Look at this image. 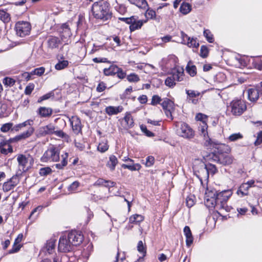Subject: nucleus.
Wrapping results in <instances>:
<instances>
[{"instance_id": "1", "label": "nucleus", "mask_w": 262, "mask_h": 262, "mask_svg": "<svg viewBox=\"0 0 262 262\" xmlns=\"http://www.w3.org/2000/svg\"><path fill=\"white\" fill-rule=\"evenodd\" d=\"M231 189L223 190L219 192L210 191L206 193L205 204L208 207H213L220 211V214L224 211L229 212L231 207L227 205V202L232 195Z\"/></svg>"}, {"instance_id": "2", "label": "nucleus", "mask_w": 262, "mask_h": 262, "mask_svg": "<svg viewBox=\"0 0 262 262\" xmlns=\"http://www.w3.org/2000/svg\"><path fill=\"white\" fill-rule=\"evenodd\" d=\"M212 147L215 148L217 150L215 152H212L210 155V157L214 161L225 166L229 165L232 163L233 158L228 153L230 151L228 146L216 143L214 145H212Z\"/></svg>"}, {"instance_id": "3", "label": "nucleus", "mask_w": 262, "mask_h": 262, "mask_svg": "<svg viewBox=\"0 0 262 262\" xmlns=\"http://www.w3.org/2000/svg\"><path fill=\"white\" fill-rule=\"evenodd\" d=\"M92 11L95 18L106 21L112 17L109 3L106 1H101L93 4Z\"/></svg>"}, {"instance_id": "4", "label": "nucleus", "mask_w": 262, "mask_h": 262, "mask_svg": "<svg viewBox=\"0 0 262 262\" xmlns=\"http://www.w3.org/2000/svg\"><path fill=\"white\" fill-rule=\"evenodd\" d=\"M176 134L180 137L190 139L194 137V132L187 123L183 122L176 123Z\"/></svg>"}, {"instance_id": "5", "label": "nucleus", "mask_w": 262, "mask_h": 262, "mask_svg": "<svg viewBox=\"0 0 262 262\" xmlns=\"http://www.w3.org/2000/svg\"><path fill=\"white\" fill-rule=\"evenodd\" d=\"M17 161L18 163L19 170L21 172L28 171L32 167L34 162L33 158L29 155H18Z\"/></svg>"}, {"instance_id": "6", "label": "nucleus", "mask_w": 262, "mask_h": 262, "mask_svg": "<svg viewBox=\"0 0 262 262\" xmlns=\"http://www.w3.org/2000/svg\"><path fill=\"white\" fill-rule=\"evenodd\" d=\"M59 154L58 147L52 146L45 151L41 160L43 162H57L59 160Z\"/></svg>"}, {"instance_id": "7", "label": "nucleus", "mask_w": 262, "mask_h": 262, "mask_svg": "<svg viewBox=\"0 0 262 262\" xmlns=\"http://www.w3.org/2000/svg\"><path fill=\"white\" fill-rule=\"evenodd\" d=\"M247 108L245 101L242 100H233L228 106V110L230 111L233 115L240 116Z\"/></svg>"}, {"instance_id": "8", "label": "nucleus", "mask_w": 262, "mask_h": 262, "mask_svg": "<svg viewBox=\"0 0 262 262\" xmlns=\"http://www.w3.org/2000/svg\"><path fill=\"white\" fill-rule=\"evenodd\" d=\"M31 25L27 21H19L15 25V30L16 34L23 37L29 35L31 31Z\"/></svg>"}, {"instance_id": "9", "label": "nucleus", "mask_w": 262, "mask_h": 262, "mask_svg": "<svg viewBox=\"0 0 262 262\" xmlns=\"http://www.w3.org/2000/svg\"><path fill=\"white\" fill-rule=\"evenodd\" d=\"M207 124L206 122H202L200 124L199 126V130L201 132V135H202L204 139L205 140V146L211 148L213 145H214L216 143L213 142L210 138L208 136L207 132Z\"/></svg>"}, {"instance_id": "10", "label": "nucleus", "mask_w": 262, "mask_h": 262, "mask_svg": "<svg viewBox=\"0 0 262 262\" xmlns=\"http://www.w3.org/2000/svg\"><path fill=\"white\" fill-rule=\"evenodd\" d=\"M56 129V127L50 123L39 127L36 131V135L38 137H41L53 135Z\"/></svg>"}, {"instance_id": "11", "label": "nucleus", "mask_w": 262, "mask_h": 262, "mask_svg": "<svg viewBox=\"0 0 262 262\" xmlns=\"http://www.w3.org/2000/svg\"><path fill=\"white\" fill-rule=\"evenodd\" d=\"M72 247L68 236H62L60 237L58 247V251L62 252H69L72 250Z\"/></svg>"}, {"instance_id": "12", "label": "nucleus", "mask_w": 262, "mask_h": 262, "mask_svg": "<svg viewBox=\"0 0 262 262\" xmlns=\"http://www.w3.org/2000/svg\"><path fill=\"white\" fill-rule=\"evenodd\" d=\"M73 246L79 245L83 240V235L79 231H72L68 235Z\"/></svg>"}, {"instance_id": "13", "label": "nucleus", "mask_w": 262, "mask_h": 262, "mask_svg": "<svg viewBox=\"0 0 262 262\" xmlns=\"http://www.w3.org/2000/svg\"><path fill=\"white\" fill-rule=\"evenodd\" d=\"M72 130L74 134L78 135L81 132L82 124L80 119L77 116H72L69 118Z\"/></svg>"}, {"instance_id": "14", "label": "nucleus", "mask_w": 262, "mask_h": 262, "mask_svg": "<svg viewBox=\"0 0 262 262\" xmlns=\"http://www.w3.org/2000/svg\"><path fill=\"white\" fill-rule=\"evenodd\" d=\"M19 182L17 176L12 177L9 181L5 182L3 186L4 191L7 192L13 189Z\"/></svg>"}, {"instance_id": "15", "label": "nucleus", "mask_w": 262, "mask_h": 262, "mask_svg": "<svg viewBox=\"0 0 262 262\" xmlns=\"http://www.w3.org/2000/svg\"><path fill=\"white\" fill-rule=\"evenodd\" d=\"M63 42L61 38L54 36H50L47 40V44L48 48L54 49L59 47V46Z\"/></svg>"}, {"instance_id": "16", "label": "nucleus", "mask_w": 262, "mask_h": 262, "mask_svg": "<svg viewBox=\"0 0 262 262\" xmlns=\"http://www.w3.org/2000/svg\"><path fill=\"white\" fill-rule=\"evenodd\" d=\"M60 31V37L63 42L67 41V39L71 35V32L68 23L63 24L61 26Z\"/></svg>"}, {"instance_id": "17", "label": "nucleus", "mask_w": 262, "mask_h": 262, "mask_svg": "<svg viewBox=\"0 0 262 262\" xmlns=\"http://www.w3.org/2000/svg\"><path fill=\"white\" fill-rule=\"evenodd\" d=\"M247 93L249 100L252 102L256 101L261 96L256 86L248 89Z\"/></svg>"}, {"instance_id": "18", "label": "nucleus", "mask_w": 262, "mask_h": 262, "mask_svg": "<svg viewBox=\"0 0 262 262\" xmlns=\"http://www.w3.org/2000/svg\"><path fill=\"white\" fill-rule=\"evenodd\" d=\"M202 168L201 169V171L207 174V177H208L209 172H210L212 174H214L217 172L216 167L214 165L211 164H202Z\"/></svg>"}, {"instance_id": "19", "label": "nucleus", "mask_w": 262, "mask_h": 262, "mask_svg": "<svg viewBox=\"0 0 262 262\" xmlns=\"http://www.w3.org/2000/svg\"><path fill=\"white\" fill-rule=\"evenodd\" d=\"M34 129L32 127H29L27 130L23 132L20 135L15 136L14 140L18 141L21 140L26 139L30 137L34 133Z\"/></svg>"}, {"instance_id": "20", "label": "nucleus", "mask_w": 262, "mask_h": 262, "mask_svg": "<svg viewBox=\"0 0 262 262\" xmlns=\"http://www.w3.org/2000/svg\"><path fill=\"white\" fill-rule=\"evenodd\" d=\"M34 129L32 127H29L27 130L23 132L20 135L15 136L14 140L18 141L21 140L26 139L30 137L34 133Z\"/></svg>"}, {"instance_id": "21", "label": "nucleus", "mask_w": 262, "mask_h": 262, "mask_svg": "<svg viewBox=\"0 0 262 262\" xmlns=\"http://www.w3.org/2000/svg\"><path fill=\"white\" fill-rule=\"evenodd\" d=\"M184 234L186 237V244L187 247H190L193 241V237L190 228L186 226L183 230Z\"/></svg>"}, {"instance_id": "22", "label": "nucleus", "mask_w": 262, "mask_h": 262, "mask_svg": "<svg viewBox=\"0 0 262 262\" xmlns=\"http://www.w3.org/2000/svg\"><path fill=\"white\" fill-rule=\"evenodd\" d=\"M133 16L134 19L132 20V22L129 23V29L131 32L140 29L145 22L141 20H138L135 16Z\"/></svg>"}, {"instance_id": "23", "label": "nucleus", "mask_w": 262, "mask_h": 262, "mask_svg": "<svg viewBox=\"0 0 262 262\" xmlns=\"http://www.w3.org/2000/svg\"><path fill=\"white\" fill-rule=\"evenodd\" d=\"M56 240L54 238H51L47 242L43 250L49 254H51L55 251V243Z\"/></svg>"}, {"instance_id": "24", "label": "nucleus", "mask_w": 262, "mask_h": 262, "mask_svg": "<svg viewBox=\"0 0 262 262\" xmlns=\"http://www.w3.org/2000/svg\"><path fill=\"white\" fill-rule=\"evenodd\" d=\"M123 107L122 106H107L105 111L107 114L110 116L117 115L118 113L121 112L123 111Z\"/></svg>"}, {"instance_id": "25", "label": "nucleus", "mask_w": 262, "mask_h": 262, "mask_svg": "<svg viewBox=\"0 0 262 262\" xmlns=\"http://www.w3.org/2000/svg\"><path fill=\"white\" fill-rule=\"evenodd\" d=\"M23 234H19L15 239L13 246L12 248L10 250L9 253H13L17 252L20 248V246L19 245H18L19 243H20L23 239Z\"/></svg>"}, {"instance_id": "26", "label": "nucleus", "mask_w": 262, "mask_h": 262, "mask_svg": "<svg viewBox=\"0 0 262 262\" xmlns=\"http://www.w3.org/2000/svg\"><path fill=\"white\" fill-rule=\"evenodd\" d=\"M186 72L191 77H194L196 75V67L194 66L191 61H189L186 67Z\"/></svg>"}, {"instance_id": "27", "label": "nucleus", "mask_w": 262, "mask_h": 262, "mask_svg": "<svg viewBox=\"0 0 262 262\" xmlns=\"http://www.w3.org/2000/svg\"><path fill=\"white\" fill-rule=\"evenodd\" d=\"M171 76L174 79V81H181L183 80L184 73L183 69H177L176 71H173Z\"/></svg>"}, {"instance_id": "28", "label": "nucleus", "mask_w": 262, "mask_h": 262, "mask_svg": "<svg viewBox=\"0 0 262 262\" xmlns=\"http://www.w3.org/2000/svg\"><path fill=\"white\" fill-rule=\"evenodd\" d=\"M115 183L111 181H106L103 179H98L94 183L95 186H104L106 187H114Z\"/></svg>"}, {"instance_id": "29", "label": "nucleus", "mask_w": 262, "mask_h": 262, "mask_svg": "<svg viewBox=\"0 0 262 262\" xmlns=\"http://www.w3.org/2000/svg\"><path fill=\"white\" fill-rule=\"evenodd\" d=\"M119 67L116 65H111L108 68H105L103 70L104 74L106 76H112L116 74L118 71Z\"/></svg>"}, {"instance_id": "30", "label": "nucleus", "mask_w": 262, "mask_h": 262, "mask_svg": "<svg viewBox=\"0 0 262 262\" xmlns=\"http://www.w3.org/2000/svg\"><path fill=\"white\" fill-rule=\"evenodd\" d=\"M118 160L114 155H111L109 158V160L106 164V166L110 169L111 171H113L115 169L116 165L118 164Z\"/></svg>"}, {"instance_id": "31", "label": "nucleus", "mask_w": 262, "mask_h": 262, "mask_svg": "<svg viewBox=\"0 0 262 262\" xmlns=\"http://www.w3.org/2000/svg\"><path fill=\"white\" fill-rule=\"evenodd\" d=\"M32 123H33V120H27L23 123L16 124L13 126V128H12V131L18 132L27 125H31Z\"/></svg>"}, {"instance_id": "32", "label": "nucleus", "mask_w": 262, "mask_h": 262, "mask_svg": "<svg viewBox=\"0 0 262 262\" xmlns=\"http://www.w3.org/2000/svg\"><path fill=\"white\" fill-rule=\"evenodd\" d=\"M38 113L42 117H47L51 115L52 109L46 107H40L38 111Z\"/></svg>"}, {"instance_id": "33", "label": "nucleus", "mask_w": 262, "mask_h": 262, "mask_svg": "<svg viewBox=\"0 0 262 262\" xmlns=\"http://www.w3.org/2000/svg\"><path fill=\"white\" fill-rule=\"evenodd\" d=\"M137 250L138 252L141 254V256H140L137 261L135 262H138L141 258H142L144 257L146 253V250L145 246L143 245V243L142 241H140L138 242L137 245Z\"/></svg>"}, {"instance_id": "34", "label": "nucleus", "mask_w": 262, "mask_h": 262, "mask_svg": "<svg viewBox=\"0 0 262 262\" xmlns=\"http://www.w3.org/2000/svg\"><path fill=\"white\" fill-rule=\"evenodd\" d=\"M191 10V6L188 3L183 2L180 7V11L183 14L189 13Z\"/></svg>"}, {"instance_id": "35", "label": "nucleus", "mask_w": 262, "mask_h": 262, "mask_svg": "<svg viewBox=\"0 0 262 262\" xmlns=\"http://www.w3.org/2000/svg\"><path fill=\"white\" fill-rule=\"evenodd\" d=\"M143 220V216L136 214L130 216L129 219V223L130 224H138L142 222Z\"/></svg>"}, {"instance_id": "36", "label": "nucleus", "mask_w": 262, "mask_h": 262, "mask_svg": "<svg viewBox=\"0 0 262 262\" xmlns=\"http://www.w3.org/2000/svg\"><path fill=\"white\" fill-rule=\"evenodd\" d=\"M68 154L67 152H66L64 155L61 156L62 161L61 163L56 164L55 165L56 168L57 169H62L64 166H66L67 165L68 163Z\"/></svg>"}, {"instance_id": "37", "label": "nucleus", "mask_w": 262, "mask_h": 262, "mask_svg": "<svg viewBox=\"0 0 262 262\" xmlns=\"http://www.w3.org/2000/svg\"><path fill=\"white\" fill-rule=\"evenodd\" d=\"M173 102L167 98L164 99L161 103L164 110H172L173 108Z\"/></svg>"}, {"instance_id": "38", "label": "nucleus", "mask_w": 262, "mask_h": 262, "mask_svg": "<svg viewBox=\"0 0 262 262\" xmlns=\"http://www.w3.org/2000/svg\"><path fill=\"white\" fill-rule=\"evenodd\" d=\"M147 9L145 12V16L147 19H157L156 12L155 10L149 7H147Z\"/></svg>"}, {"instance_id": "39", "label": "nucleus", "mask_w": 262, "mask_h": 262, "mask_svg": "<svg viewBox=\"0 0 262 262\" xmlns=\"http://www.w3.org/2000/svg\"><path fill=\"white\" fill-rule=\"evenodd\" d=\"M53 134L55 135L58 137L61 138L65 141L69 142L70 140L69 136L61 130H57L56 129H55V132H54Z\"/></svg>"}, {"instance_id": "40", "label": "nucleus", "mask_w": 262, "mask_h": 262, "mask_svg": "<svg viewBox=\"0 0 262 262\" xmlns=\"http://www.w3.org/2000/svg\"><path fill=\"white\" fill-rule=\"evenodd\" d=\"M122 167L124 168H127L132 171L139 170L141 168V166L139 163L133 164L132 165L123 164L122 165Z\"/></svg>"}, {"instance_id": "41", "label": "nucleus", "mask_w": 262, "mask_h": 262, "mask_svg": "<svg viewBox=\"0 0 262 262\" xmlns=\"http://www.w3.org/2000/svg\"><path fill=\"white\" fill-rule=\"evenodd\" d=\"M124 121L126 123V124L129 128H131L134 125L133 118L130 113L127 112L124 118Z\"/></svg>"}, {"instance_id": "42", "label": "nucleus", "mask_w": 262, "mask_h": 262, "mask_svg": "<svg viewBox=\"0 0 262 262\" xmlns=\"http://www.w3.org/2000/svg\"><path fill=\"white\" fill-rule=\"evenodd\" d=\"M0 20L4 23H8L10 20V14L3 10H0Z\"/></svg>"}, {"instance_id": "43", "label": "nucleus", "mask_w": 262, "mask_h": 262, "mask_svg": "<svg viewBox=\"0 0 262 262\" xmlns=\"http://www.w3.org/2000/svg\"><path fill=\"white\" fill-rule=\"evenodd\" d=\"M69 62L67 60H62L59 61L55 66V68L57 70H62L68 67Z\"/></svg>"}, {"instance_id": "44", "label": "nucleus", "mask_w": 262, "mask_h": 262, "mask_svg": "<svg viewBox=\"0 0 262 262\" xmlns=\"http://www.w3.org/2000/svg\"><path fill=\"white\" fill-rule=\"evenodd\" d=\"M204 36L206 38L207 40L210 42L212 43L214 41L213 35L209 30L206 29L204 31Z\"/></svg>"}, {"instance_id": "45", "label": "nucleus", "mask_w": 262, "mask_h": 262, "mask_svg": "<svg viewBox=\"0 0 262 262\" xmlns=\"http://www.w3.org/2000/svg\"><path fill=\"white\" fill-rule=\"evenodd\" d=\"M3 83L7 86H12L15 83V80L10 77H5L3 79Z\"/></svg>"}, {"instance_id": "46", "label": "nucleus", "mask_w": 262, "mask_h": 262, "mask_svg": "<svg viewBox=\"0 0 262 262\" xmlns=\"http://www.w3.org/2000/svg\"><path fill=\"white\" fill-rule=\"evenodd\" d=\"M134 5L142 9L148 7V4L146 0H136Z\"/></svg>"}, {"instance_id": "47", "label": "nucleus", "mask_w": 262, "mask_h": 262, "mask_svg": "<svg viewBox=\"0 0 262 262\" xmlns=\"http://www.w3.org/2000/svg\"><path fill=\"white\" fill-rule=\"evenodd\" d=\"M108 148V146L106 141L100 143L97 147V149L101 152L106 151Z\"/></svg>"}, {"instance_id": "48", "label": "nucleus", "mask_w": 262, "mask_h": 262, "mask_svg": "<svg viewBox=\"0 0 262 262\" xmlns=\"http://www.w3.org/2000/svg\"><path fill=\"white\" fill-rule=\"evenodd\" d=\"M165 84L169 88H172L176 85V82L172 77L168 76L165 80Z\"/></svg>"}, {"instance_id": "49", "label": "nucleus", "mask_w": 262, "mask_h": 262, "mask_svg": "<svg viewBox=\"0 0 262 262\" xmlns=\"http://www.w3.org/2000/svg\"><path fill=\"white\" fill-rule=\"evenodd\" d=\"M13 123L11 122L4 124L1 126V130L4 133H6L10 130V129L12 130V128H13Z\"/></svg>"}, {"instance_id": "50", "label": "nucleus", "mask_w": 262, "mask_h": 262, "mask_svg": "<svg viewBox=\"0 0 262 262\" xmlns=\"http://www.w3.org/2000/svg\"><path fill=\"white\" fill-rule=\"evenodd\" d=\"M52 172V169L49 167L41 168L39 170V174L41 176H46Z\"/></svg>"}, {"instance_id": "51", "label": "nucleus", "mask_w": 262, "mask_h": 262, "mask_svg": "<svg viewBox=\"0 0 262 262\" xmlns=\"http://www.w3.org/2000/svg\"><path fill=\"white\" fill-rule=\"evenodd\" d=\"M127 79L131 82H137L140 80L139 76L134 73L130 74L127 76Z\"/></svg>"}, {"instance_id": "52", "label": "nucleus", "mask_w": 262, "mask_h": 262, "mask_svg": "<svg viewBox=\"0 0 262 262\" xmlns=\"http://www.w3.org/2000/svg\"><path fill=\"white\" fill-rule=\"evenodd\" d=\"M45 68L41 67L35 69L31 72V74L33 75H36L39 76H41L45 72Z\"/></svg>"}, {"instance_id": "53", "label": "nucleus", "mask_w": 262, "mask_h": 262, "mask_svg": "<svg viewBox=\"0 0 262 262\" xmlns=\"http://www.w3.org/2000/svg\"><path fill=\"white\" fill-rule=\"evenodd\" d=\"M79 186V183L78 181L73 182L69 187L68 190L71 192H75Z\"/></svg>"}, {"instance_id": "54", "label": "nucleus", "mask_w": 262, "mask_h": 262, "mask_svg": "<svg viewBox=\"0 0 262 262\" xmlns=\"http://www.w3.org/2000/svg\"><path fill=\"white\" fill-rule=\"evenodd\" d=\"M186 45L189 47L198 48L199 43L196 41V38H190V40H188Z\"/></svg>"}, {"instance_id": "55", "label": "nucleus", "mask_w": 262, "mask_h": 262, "mask_svg": "<svg viewBox=\"0 0 262 262\" xmlns=\"http://www.w3.org/2000/svg\"><path fill=\"white\" fill-rule=\"evenodd\" d=\"M242 138H243V135L239 133L233 134L231 135L228 138L229 140L232 142L235 141Z\"/></svg>"}, {"instance_id": "56", "label": "nucleus", "mask_w": 262, "mask_h": 262, "mask_svg": "<svg viewBox=\"0 0 262 262\" xmlns=\"http://www.w3.org/2000/svg\"><path fill=\"white\" fill-rule=\"evenodd\" d=\"M115 9L122 15L124 14L126 12V8L123 5L118 4L117 6H115Z\"/></svg>"}, {"instance_id": "57", "label": "nucleus", "mask_w": 262, "mask_h": 262, "mask_svg": "<svg viewBox=\"0 0 262 262\" xmlns=\"http://www.w3.org/2000/svg\"><path fill=\"white\" fill-rule=\"evenodd\" d=\"M35 87L33 83H30L25 88V94L29 95L31 94Z\"/></svg>"}, {"instance_id": "58", "label": "nucleus", "mask_w": 262, "mask_h": 262, "mask_svg": "<svg viewBox=\"0 0 262 262\" xmlns=\"http://www.w3.org/2000/svg\"><path fill=\"white\" fill-rule=\"evenodd\" d=\"M200 55L201 57L203 58H206L208 56V49L206 46H201Z\"/></svg>"}, {"instance_id": "59", "label": "nucleus", "mask_w": 262, "mask_h": 262, "mask_svg": "<svg viewBox=\"0 0 262 262\" xmlns=\"http://www.w3.org/2000/svg\"><path fill=\"white\" fill-rule=\"evenodd\" d=\"M186 94L187 95L191 98H194L199 96L200 93L194 90H186Z\"/></svg>"}, {"instance_id": "60", "label": "nucleus", "mask_w": 262, "mask_h": 262, "mask_svg": "<svg viewBox=\"0 0 262 262\" xmlns=\"http://www.w3.org/2000/svg\"><path fill=\"white\" fill-rule=\"evenodd\" d=\"M195 119L198 121H201V123L206 122L207 116L202 113H198L195 116Z\"/></svg>"}, {"instance_id": "61", "label": "nucleus", "mask_w": 262, "mask_h": 262, "mask_svg": "<svg viewBox=\"0 0 262 262\" xmlns=\"http://www.w3.org/2000/svg\"><path fill=\"white\" fill-rule=\"evenodd\" d=\"M140 128L141 130L145 133V134L148 137H153L154 136V134L148 130L146 127L145 125H142L140 126Z\"/></svg>"}, {"instance_id": "62", "label": "nucleus", "mask_w": 262, "mask_h": 262, "mask_svg": "<svg viewBox=\"0 0 262 262\" xmlns=\"http://www.w3.org/2000/svg\"><path fill=\"white\" fill-rule=\"evenodd\" d=\"M154 157L152 156H148L146 158L145 165L146 167H150L154 164Z\"/></svg>"}, {"instance_id": "63", "label": "nucleus", "mask_w": 262, "mask_h": 262, "mask_svg": "<svg viewBox=\"0 0 262 262\" xmlns=\"http://www.w3.org/2000/svg\"><path fill=\"white\" fill-rule=\"evenodd\" d=\"M161 98L158 95H154L151 99V104L152 105L160 103L161 101Z\"/></svg>"}, {"instance_id": "64", "label": "nucleus", "mask_w": 262, "mask_h": 262, "mask_svg": "<svg viewBox=\"0 0 262 262\" xmlns=\"http://www.w3.org/2000/svg\"><path fill=\"white\" fill-rule=\"evenodd\" d=\"M262 143V130L258 133L257 139L255 141V145H258Z\"/></svg>"}]
</instances>
